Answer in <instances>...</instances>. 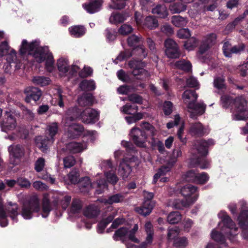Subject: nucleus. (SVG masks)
Returning a JSON list of instances; mask_svg holds the SVG:
<instances>
[{"label":"nucleus","mask_w":248,"mask_h":248,"mask_svg":"<svg viewBox=\"0 0 248 248\" xmlns=\"http://www.w3.org/2000/svg\"><path fill=\"white\" fill-rule=\"evenodd\" d=\"M39 44L40 42L36 40L28 43L26 40H23L19 49L20 54L23 57L31 56L36 62L39 63L46 60V69L51 72L54 68L52 54L47 46H40Z\"/></svg>","instance_id":"obj_1"},{"label":"nucleus","mask_w":248,"mask_h":248,"mask_svg":"<svg viewBox=\"0 0 248 248\" xmlns=\"http://www.w3.org/2000/svg\"><path fill=\"white\" fill-rule=\"evenodd\" d=\"M218 217L221 219L218 224L220 232L214 229L211 232V237L216 241L223 244L225 242V237H227L231 239L232 236L237 234L238 228L232 219L224 211H220L218 214Z\"/></svg>","instance_id":"obj_2"},{"label":"nucleus","mask_w":248,"mask_h":248,"mask_svg":"<svg viewBox=\"0 0 248 248\" xmlns=\"http://www.w3.org/2000/svg\"><path fill=\"white\" fill-rule=\"evenodd\" d=\"M223 108H231L233 114V119L236 120H244L248 119V104L243 98H237L235 100L229 95H224L220 98Z\"/></svg>","instance_id":"obj_3"},{"label":"nucleus","mask_w":248,"mask_h":248,"mask_svg":"<svg viewBox=\"0 0 248 248\" xmlns=\"http://www.w3.org/2000/svg\"><path fill=\"white\" fill-rule=\"evenodd\" d=\"M79 118L78 108L75 106L69 108L63 117L62 124L64 130L67 132V136L70 138H76L84 132L83 127L75 123V121Z\"/></svg>","instance_id":"obj_4"},{"label":"nucleus","mask_w":248,"mask_h":248,"mask_svg":"<svg viewBox=\"0 0 248 248\" xmlns=\"http://www.w3.org/2000/svg\"><path fill=\"white\" fill-rule=\"evenodd\" d=\"M180 192L185 198V200H176L172 202L170 201L168 206L182 209L193 204L199 197L197 187L190 184L181 187Z\"/></svg>","instance_id":"obj_5"},{"label":"nucleus","mask_w":248,"mask_h":248,"mask_svg":"<svg viewBox=\"0 0 248 248\" xmlns=\"http://www.w3.org/2000/svg\"><path fill=\"white\" fill-rule=\"evenodd\" d=\"M197 97L195 92L191 90L186 91L183 95L184 102L187 104V110L192 118L202 115L205 110V105L203 103L195 104Z\"/></svg>","instance_id":"obj_6"},{"label":"nucleus","mask_w":248,"mask_h":248,"mask_svg":"<svg viewBox=\"0 0 248 248\" xmlns=\"http://www.w3.org/2000/svg\"><path fill=\"white\" fill-rule=\"evenodd\" d=\"M18 207L16 203L10 202H7L4 207L3 201L0 196V225L6 227L8 225L7 215L8 214L12 219L17 222L16 217L18 215Z\"/></svg>","instance_id":"obj_7"},{"label":"nucleus","mask_w":248,"mask_h":248,"mask_svg":"<svg viewBox=\"0 0 248 248\" xmlns=\"http://www.w3.org/2000/svg\"><path fill=\"white\" fill-rule=\"evenodd\" d=\"M58 132V124L56 122L49 124L46 131V138L42 139L41 137L35 139L37 146L43 152H45L48 146L54 141V137Z\"/></svg>","instance_id":"obj_8"},{"label":"nucleus","mask_w":248,"mask_h":248,"mask_svg":"<svg viewBox=\"0 0 248 248\" xmlns=\"http://www.w3.org/2000/svg\"><path fill=\"white\" fill-rule=\"evenodd\" d=\"M214 144V141L213 140H209L207 141L201 140L195 143L193 149L197 152L198 158L197 161L202 169H206L210 165L209 162L204 157L208 153V147Z\"/></svg>","instance_id":"obj_9"},{"label":"nucleus","mask_w":248,"mask_h":248,"mask_svg":"<svg viewBox=\"0 0 248 248\" xmlns=\"http://www.w3.org/2000/svg\"><path fill=\"white\" fill-rule=\"evenodd\" d=\"M139 229L138 225L135 224L134 227L130 229L129 227H122L116 231L113 236L115 240L120 239L123 241L129 240L135 243H139V240L135 237V233Z\"/></svg>","instance_id":"obj_10"},{"label":"nucleus","mask_w":248,"mask_h":248,"mask_svg":"<svg viewBox=\"0 0 248 248\" xmlns=\"http://www.w3.org/2000/svg\"><path fill=\"white\" fill-rule=\"evenodd\" d=\"M101 168L104 172V175L108 183L114 185L119 178L115 172V168L113 167L109 160L103 161L101 164Z\"/></svg>","instance_id":"obj_11"},{"label":"nucleus","mask_w":248,"mask_h":248,"mask_svg":"<svg viewBox=\"0 0 248 248\" xmlns=\"http://www.w3.org/2000/svg\"><path fill=\"white\" fill-rule=\"evenodd\" d=\"M40 210V202L37 197L31 200L29 203L22 207L21 216L25 219H31L33 212H38Z\"/></svg>","instance_id":"obj_12"},{"label":"nucleus","mask_w":248,"mask_h":248,"mask_svg":"<svg viewBox=\"0 0 248 248\" xmlns=\"http://www.w3.org/2000/svg\"><path fill=\"white\" fill-rule=\"evenodd\" d=\"M79 182V187H89L92 186L95 187L96 188V193L97 194L102 193L108 189L107 183L104 179H100L95 183L91 184L90 178L86 177L81 179Z\"/></svg>","instance_id":"obj_13"},{"label":"nucleus","mask_w":248,"mask_h":248,"mask_svg":"<svg viewBox=\"0 0 248 248\" xmlns=\"http://www.w3.org/2000/svg\"><path fill=\"white\" fill-rule=\"evenodd\" d=\"M130 137L138 146L144 147L147 141V135L144 131L137 127L133 128L130 133Z\"/></svg>","instance_id":"obj_14"},{"label":"nucleus","mask_w":248,"mask_h":248,"mask_svg":"<svg viewBox=\"0 0 248 248\" xmlns=\"http://www.w3.org/2000/svg\"><path fill=\"white\" fill-rule=\"evenodd\" d=\"M9 162L13 165L19 163V159L24 155V149L20 145H12L8 147Z\"/></svg>","instance_id":"obj_15"},{"label":"nucleus","mask_w":248,"mask_h":248,"mask_svg":"<svg viewBox=\"0 0 248 248\" xmlns=\"http://www.w3.org/2000/svg\"><path fill=\"white\" fill-rule=\"evenodd\" d=\"M129 66L132 69V74L134 76H140V79H143L150 76L149 73L144 69L145 64L141 61L133 60L129 62Z\"/></svg>","instance_id":"obj_16"},{"label":"nucleus","mask_w":248,"mask_h":248,"mask_svg":"<svg viewBox=\"0 0 248 248\" xmlns=\"http://www.w3.org/2000/svg\"><path fill=\"white\" fill-rule=\"evenodd\" d=\"M79 111V118L81 121L86 124L94 123L99 120V113L95 110L88 108L83 112Z\"/></svg>","instance_id":"obj_17"},{"label":"nucleus","mask_w":248,"mask_h":248,"mask_svg":"<svg viewBox=\"0 0 248 248\" xmlns=\"http://www.w3.org/2000/svg\"><path fill=\"white\" fill-rule=\"evenodd\" d=\"M165 53L170 58H177L180 56V52L176 42L171 39H167L164 43Z\"/></svg>","instance_id":"obj_18"},{"label":"nucleus","mask_w":248,"mask_h":248,"mask_svg":"<svg viewBox=\"0 0 248 248\" xmlns=\"http://www.w3.org/2000/svg\"><path fill=\"white\" fill-rule=\"evenodd\" d=\"M6 115L7 117L3 120L0 126L2 131L8 133L16 128V121L10 112H6Z\"/></svg>","instance_id":"obj_19"},{"label":"nucleus","mask_w":248,"mask_h":248,"mask_svg":"<svg viewBox=\"0 0 248 248\" xmlns=\"http://www.w3.org/2000/svg\"><path fill=\"white\" fill-rule=\"evenodd\" d=\"M132 161V159L128 160L125 158L122 160L120 164L118 172L124 180L126 179L131 172V163Z\"/></svg>","instance_id":"obj_20"},{"label":"nucleus","mask_w":248,"mask_h":248,"mask_svg":"<svg viewBox=\"0 0 248 248\" xmlns=\"http://www.w3.org/2000/svg\"><path fill=\"white\" fill-rule=\"evenodd\" d=\"M245 47L244 44H240L233 47L228 42H225L223 46V52L226 57H231L232 54H238L242 52Z\"/></svg>","instance_id":"obj_21"},{"label":"nucleus","mask_w":248,"mask_h":248,"mask_svg":"<svg viewBox=\"0 0 248 248\" xmlns=\"http://www.w3.org/2000/svg\"><path fill=\"white\" fill-rule=\"evenodd\" d=\"M216 38V35L214 33H211L206 36L199 48L198 56L200 59L201 58V55L204 54L210 46L215 43Z\"/></svg>","instance_id":"obj_22"},{"label":"nucleus","mask_w":248,"mask_h":248,"mask_svg":"<svg viewBox=\"0 0 248 248\" xmlns=\"http://www.w3.org/2000/svg\"><path fill=\"white\" fill-rule=\"evenodd\" d=\"M240 225L242 229V236L245 239L248 238V211H242L238 217Z\"/></svg>","instance_id":"obj_23"},{"label":"nucleus","mask_w":248,"mask_h":248,"mask_svg":"<svg viewBox=\"0 0 248 248\" xmlns=\"http://www.w3.org/2000/svg\"><path fill=\"white\" fill-rule=\"evenodd\" d=\"M25 92L27 94L25 100L28 103L31 102L32 100L34 102L38 101L42 94L41 91L35 87L27 88Z\"/></svg>","instance_id":"obj_24"},{"label":"nucleus","mask_w":248,"mask_h":248,"mask_svg":"<svg viewBox=\"0 0 248 248\" xmlns=\"http://www.w3.org/2000/svg\"><path fill=\"white\" fill-rule=\"evenodd\" d=\"M154 204L152 201H144L140 207H136L135 211L137 213L142 216H146L151 212Z\"/></svg>","instance_id":"obj_25"},{"label":"nucleus","mask_w":248,"mask_h":248,"mask_svg":"<svg viewBox=\"0 0 248 248\" xmlns=\"http://www.w3.org/2000/svg\"><path fill=\"white\" fill-rule=\"evenodd\" d=\"M103 2V0H94L88 4H83L82 6L88 13L93 14L100 10Z\"/></svg>","instance_id":"obj_26"},{"label":"nucleus","mask_w":248,"mask_h":248,"mask_svg":"<svg viewBox=\"0 0 248 248\" xmlns=\"http://www.w3.org/2000/svg\"><path fill=\"white\" fill-rule=\"evenodd\" d=\"M189 132L193 136H202L206 132L202 124L199 122L191 124Z\"/></svg>","instance_id":"obj_27"},{"label":"nucleus","mask_w":248,"mask_h":248,"mask_svg":"<svg viewBox=\"0 0 248 248\" xmlns=\"http://www.w3.org/2000/svg\"><path fill=\"white\" fill-rule=\"evenodd\" d=\"M87 145L86 142L82 143L71 142L66 145V148L70 152L73 153H79L83 151L87 148Z\"/></svg>","instance_id":"obj_28"},{"label":"nucleus","mask_w":248,"mask_h":248,"mask_svg":"<svg viewBox=\"0 0 248 248\" xmlns=\"http://www.w3.org/2000/svg\"><path fill=\"white\" fill-rule=\"evenodd\" d=\"M170 170V168L168 167L163 166L161 167L156 173L153 179V183L155 184L158 181V179H160V181L162 182H166L168 181V178L164 177Z\"/></svg>","instance_id":"obj_29"},{"label":"nucleus","mask_w":248,"mask_h":248,"mask_svg":"<svg viewBox=\"0 0 248 248\" xmlns=\"http://www.w3.org/2000/svg\"><path fill=\"white\" fill-rule=\"evenodd\" d=\"M42 211L41 213L42 217L44 218L46 217L50 211L51 210L50 201L49 199V194H44L42 200Z\"/></svg>","instance_id":"obj_30"},{"label":"nucleus","mask_w":248,"mask_h":248,"mask_svg":"<svg viewBox=\"0 0 248 248\" xmlns=\"http://www.w3.org/2000/svg\"><path fill=\"white\" fill-rule=\"evenodd\" d=\"M128 16L129 15L125 13H113L109 17V22L112 24H118L124 21Z\"/></svg>","instance_id":"obj_31"},{"label":"nucleus","mask_w":248,"mask_h":248,"mask_svg":"<svg viewBox=\"0 0 248 248\" xmlns=\"http://www.w3.org/2000/svg\"><path fill=\"white\" fill-rule=\"evenodd\" d=\"M7 61L10 64H13L16 69H18L21 66L20 61L17 59L16 51L12 50L8 54Z\"/></svg>","instance_id":"obj_32"},{"label":"nucleus","mask_w":248,"mask_h":248,"mask_svg":"<svg viewBox=\"0 0 248 248\" xmlns=\"http://www.w3.org/2000/svg\"><path fill=\"white\" fill-rule=\"evenodd\" d=\"M62 195L61 194L58 193L55 194L53 197L54 202L57 203L59 200H61V205L62 208L64 209H66L71 201V197L68 195L64 196L62 198Z\"/></svg>","instance_id":"obj_33"},{"label":"nucleus","mask_w":248,"mask_h":248,"mask_svg":"<svg viewBox=\"0 0 248 248\" xmlns=\"http://www.w3.org/2000/svg\"><path fill=\"white\" fill-rule=\"evenodd\" d=\"M124 199V196L121 194H116L108 197V199H104L102 200V202L106 204H112L121 202Z\"/></svg>","instance_id":"obj_34"},{"label":"nucleus","mask_w":248,"mask_h":248,"mask_svg":"<svg viewBox=\"0 0 248 248\" xmlns=\"http://www.w3.org/2000/svg\"><path fill=\"white\" fill-rule=\"evenodd\" d=\"M79 174L77 170H73L64 178L63 181L66 184H76L79 182Z\"/></svg>","instance_id":"obj_35"},{"label":"nucleus","mask_w":248,"mask_h":248,"mask_svg":"<svg viewBox=\"0 0 248 248\" xmlns=\"http://www.w3.org/2000/svg\"><path fill=\"white\" fill-rule=\"evenodd\" d=\"M71 35L75 37H79L85 33V29L82 26H74L69 28Z\"/></svg>","instance_id":"obj_36"},{"label":"nucleus","mask_w":248,"mask_h":248,"mask_svg":"<svg viewBox=\"0 0 248 248\" xmlns=\"http://www.w3.org/2000/svg\"><path fill=\"white\" fill-rule=\"evenodd\" d=\"M140 126L141 128L140 130L143 131L146 133L148 132L151 136L154 137L157 133V130L155 127L151 124L148 122H143L140 124Z\"/></svg>","instance_id":"obj_37"},{"label":"nucleus","mask_w":248,"mask_h":248,"mask_svg":"<svg viewBox=\"0 0 248 248\" xmlns=\"http://www.w3.org/2000/svg\"><path fill=\"white\" fill-rule=\"evenodd\" d=\"M93 102V95L91 93H85L78 99V103L81 106L91 105Z\"/></svg>","instance_id":"obj_38"},{"label":"nucleus","mask_w":248,"mask_h":248,"mask_svg":"<svg viewBox=\"0 0 248 248\" xmlns=\"http://www.w3.org/2000/svg\"><path fill=\"white\" fill-rule=\"evenodd\" d=\"M171 22L177 27H182L186 25L188 20L186 18L180 16H174L171 18Z\"/></svg>","instance_id":"obj_39"},{"label":"nucleus","mask_w":248,"mask_h":248,"mask_svg":"<svg viewBox=\"0 0 248 248\" xmlns=\"http://www.w3.org/2000/svg\"><path fill=\"white\" fill-rule=\"evenodd\" d=\"M57 67L61 74H65L69 70L68 61L65 59L61 58L58 61Z\"/></svg>","instance_id":"obj_40"},{"label":"nucleus","mask_w":248,"mask_h":248,"mask_svg":"<svg viewBox=\"0 0 248 248\" xmlns=\"http://www.w3.org/2000/svg\"><path fill=\"white\" fill-rule=\"evenodd\" d=\"M152 13L157 14L160 18H165L168 16L166 7L164 5H158L152 9Z\"/></svg>","instance_id":"obj_41"},{"label":"nucleus","mask_w":248,"mask_h":248,"mask_svg":"<svg viewBox=\"0 0 248 248\" xmlns=\"http://www.w3.org/2000/svg\"><path fill=\"white\" fill-rule=\"evenodd\" d=\"M169 9L172 14L180 13L186 10V5L184 3L177 2L170 5Z\"/></svg>","instance_id":"obj_42"},{"label":"nucleus","mask_w":248,"mask_h":248,"mask_svg":"<svg viewBox=\"0 0 248 248\" xmlns=\"http://www.w3.org/2000/svg\"><path fill=\"white\" fill-rule=\"evenodd\" d=\"M82 203L80 200L75 199L73 200L70 208V213L73 214L79 213L82 209Z\"/></svg>","instance_id":"obj_43"},{"label":"nucleus","mask_w":248,"mask_h":248,"mask_svg":"<svg viewBox=\"0 0 248 248\" xmlns=\"http://www.w3.org/2000/svg\"><path fill=\"white\" fill-rule=\"evenodd\" d=\"M128 0H111L109 7L113 9L121 10L126 6V2Z\"/></svg>","instance_id":"obj_44"},{"label":"nucleus","mask_w":248,"mask_h":248,"mask_svg":"<svg viewBox=\"0 0 248 248\" xmlns=\"http://www.w3.org/2000/svg\"><path fill=\"white\" fill-rule=\"evenodd\" d=\"M144 25L148 28L153 30L158 27V23L157 19L154 16H148L145 19Z\"/></svg>","instance_id":"obj_45"},{"label":"nucleus","mask_w":248,"mask_h":248,"mask_svg":"<svg viewBox=\"0 0 248 248\" xmlns=\"http://www.w3.org/2000/svg\"><path fill=\"white\" fill-rule=\"evenodd\" d=\"M114 217V216L113 215H110L107 218L103 219L100 221L97 226V232L99 233H103L107 225L113 220Z\"/></svg>","instance_id":"obj_46"},{"label":"nucleus","mask_w":248,"mask_h":248,"mask_svg":"<svg viewBox=\"0 0 248 248\" xmlns=\"http://www.w3.org/2000/svg\"><path fill=\"white\" fill-rule=\"evenodd\" d=\"M79 87L82 90L91 91L95 89V84L93 80H84L80 83Z\"/></svg>","instance_id":"obj_47"},{"label":"nucleus","mask_w":248,"mask_h":248,"mask_svg":"<svg viewBox=\"0 0 248 248\" xmlns=\"http://www.w3.org/2000/svg\"><path fill=\"white\" fill-rule=\"evenodd\" d=\"M138 107L135 105L126 104L120 108L122 113L126 114H132L137 111Z\"/></svg>","instance_id":"obj_48"},{"label":"nucleus","mask_w":248,"mask_h":248,"mask_svg":"<svg viewBox=\"0 0 248 248\" xmlns=\"http://www.w3.org/2000/svg\"><path fill=\"white\" fill-rule=\"evenodd\" d=\"M98 210L96 206L91 205L86 208L84 211V215L88 218H93L98 214Z\"/></svg>","instance_id":"obj_49"},{"label":"nucleus","mask_w":248,"mask_h":248,"mask_svg":"<svg viewBox=\"0 0 248 248\" xmlns=\"http://www.w3.org/2000/svg\"><path fill=\"white\" fill-rule=\"evenodd\" d=\"M188 244V239L184 236L177 237L174 239L173 242L174 246L179 248H185Z\"/></svg>","instance_id":"obj_50"},{"label":"nucleus","mask_w":248,"mask_h":248,"mask_svg":"<svg viewBox=\"0 0 248 248\" xmlns=\"http://www.w3.org/2000/svg\"><path fill=\"white\" fill-rule=\"evenodd\" d=\"M182 219V216L179 212H173L168 216L167 220L170 224L178 223Z\"/></svg>","instance_id":"obj_51"},{"label":"nucleus","mask_w":248,"mask_h":248,"mask_svg":"<svg viewBox=\"0 0 248 248\" xmlns=\"http://www.w3.org/2000/svg\"><path fill=\"white\" fill-rule=\"evenodd\" d=\"M176 67L185 71H189L191 70L192 66L189 62L185 60L178 61L175 63Z\"/></svg>","instance_id":"obj_52"},{"label":"nucleus","mask_w":248,"mask_h":248,"mask_svg":"<svg viewBox=\"0 0 248 248\" xmlns=\"http://www.w3.org/2000/svg\"><path fill=\"white\" fill-rule=\"evenodd\" d=\"M180 232V228L177 226H174L168 229L167 237L169 240L175 239L179 234Z\"/></svg>","instance_id":"obj_53"},{"label":"nucleus","mask_w":248,"mask_h":248,"mask_svg":"<svg viewBox=\"0 0 248 248\" xmlns=\"http://www.w3.org/2000/svg\"><path fill=\"white\" fill-rule=\"evenodd\" d=\"M197 172L194 170H191L187 171L183 175V179L187 182H191L196 183V177Z\"/></svg>","instance_id":"obj_54"},{"label":"nucleus","mask_w":248,"mask_h":248,"mask_svg":"<svg viewBox=\"0 0 248 248\" xmlns=\"http://www.w3.org/2000/svg\"><path fill=\"white\" fill-rule=\"evenodd\" d=\"M32 82L35 84L44 86L48 85L50 82V80L47 78L35 77L32 79Z\"/></svg>","instance_id":"obj_55"},{"label":"nucleus","mask_w":248,"mask_h":248,"mask_svg":"<svg viewBox=\"0 0 248 248\" xmlns=\"http://www.w3.org/2000/svg\"><path fill=\"white\" fill-rule=\"evenodd\" d=\"M197 46V40L195 38L192 37L186 41L184 44V47L188 51L193 50Z\"/></svg>","instance_id":"obj_56"},{"label":"nucleus","mask_w":248,"mask_h":248,"mask_svg":"<svg viewBox=\"0 0 248 248\" xmlns=\"http://www.w3.org/2000/svg\"><path fill=\"white\" fill-rule=\"evenodd\" d=\"M196 179V184H203L208 181L209 176L205 172H202V173H199L197 172Z\"/></svg>","instance_id":"obj_57"},{"label":"nucleus","mask_w":248,"mask_h":248,"mask_svg":"<svg viewBox=\"0 0 248 248\" xmlns=\"http://www.w3.org/2000/svg\"><path fill=\"white\" fill-rule=\"evenodd\" d=\"M133 28L131 25L124 24L122 25L118 30V32L122 35H127L131 33Z\"/></svg>","instance_id":"obj_58"},{"label":"nucleus","mask_w":248,"mask_h":248,"mask_svg":"<svg viewBox=\"0 0 248 248\" xmlns=\"http://www.w3.org/2000/svg\"><path fill=\"white\" fill-rule=\"evenodd\" d=\"M214 85L218 90L223 89L225 87L224 79L223 77H216L214 79Z\"/></svg>","instance_id":"obj_59"},{"label":"nucleus","mask_w":248,"mask_h":248,"mask_svg":"<svg viewBox=\"0 0 248 248\" xmlns=\"http://www.w3.org/2000/svg\"><path fill=\"white\" fill-rule=\"evenodd\" d=\"M173 106L171 102L166 101L163 105V110L166 115H170L172 111Z\"/></svg>","instance_id":"obj_60"},{"label":"nucleus","mask_w":248,"mask_h":248,"mask_svg":"<svg viewBox=\"0 0 248 248\" xmlns=\"http://www.w3.org/2000/svg\"><path fill=\"white\" fill-rule=\"evenodd\" d=\"M177 35L179 38L184 39L190 37L191 34L188 29L183 28L178 31Z\"/></svg>","instance_id":"obj_61"},{"label":"nucleus","mask_w":248,"mask_h":248,"mask_svg":"<svg viewBox=\"0 0 248 248\" xmlns=\"http://www.w3.org/2000/svg\"><path fill=\"white\" fill-rule=\"evenodd\" d=\"M133 54H137L139 55L141 58H145L147 55V51L145 47L140 46L137 48H136L133 50Z\"/></svg>","instance_id":"obj_62"},{"label":"nucleus","mask_w":248,"mask_h":248,"mask_svg":"<svg viewBox=\"0 0 248 248\" xmlns=\"http://www.w3.org/2000/svg\"><path fill=\"white\" fill-rule=\"evenodd\" d=\"M106 37L109 42L112 41L116 39V32L112 29H107L106 30Z\"/></svg>","instance_id":"obj_63"},{"label":"nucleus","mask_w":248,"mask_h":248,"mask_svg":"<svg viewBox=\"0 0 248 248\" xmlns=\"http://www.w3.org/2000/svg\"><path fill=\"white\" fill-rule=\"evenodd\" d=\"M141 39V38L140 37L135 35H132L128 38L127 43L129 46H133L136 45L139 42H140Z\"/></svg>","instance_id":"obj_64"}]
</instances>
